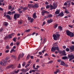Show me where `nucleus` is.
Instances as JSON below:
<instances>
[{
  "mask_svg": "<svg viewBox=\"0 0 74 74\" xmlns=\"http://www.w3.org/2000/svg\"><path fill=\"white\" fill-rule=\"evenodd\" d=\"M60 35L59 34H54L53 35V38L54 40L56 41L59 39V38L60 36Z\"/></svg>",
  "mask_w": 74,
  "mask_h": 74,
  "instance_id": "1",
  "label": "nucleus"
},
{
  "mask_svg": "<svg viewBox=\"0 0 74 74\" xmlns=\"http://www.w3.org/2000/svg\"><path fill=\"white\" fill-rule=\"evenodd\" d=\"M66 33L67 35L69 36H70L71 37H74V34L72 33V32L69 30H67L66 31Z\"/></svg>",
  "mask_w": 74,
  "mask_h": 74,
  "instance_id": "2",
  "label": "nucleus"
},
{
  "mask_svg": "<svg viewBox=\"0 0 74 74\" xmlns=\"http://www.w3.org/2000/svg\"><path fill=\"white\" fill-rule=\"evenodd\" d=\"M68 59H69V62H70L71 60H73L74 59V56L73 55H68Z\"/></svg>",
  "mask_w": 74,
  "mask_h": 74,
  "instance_id": "3",
  "label": "nucleus"
},
{
  "mask_svg": "<svg viewBox=\"0 0 74 74\" xmlns=\"http://www.w3.org/2000/svg\"><path fill=\"white\" fill-rule=\"evenodd\" d=\"M10 59V57H7L4 60V62L5 63V64L6 63H7V62H11V60H9L8 59Z\"/></svg>",
  "mask_w": 74,
  "mask_h": 74,
  "instance_id": "4",
  "label": "nucleus"
},
{
  "mask_svg": "<svg viewBox=\"0 0 74 74\" xmlns=\"http://www.w3.org/2000/svg\"><path fill=\"white\" fill-rule=\"evenodd\" d=\"M42 15H44V14H49V12L45 10H43L41 12Z\"/></svg>",
  "mask_w": 74,
  "mask_h": 74,
  "instance_id": "5",
  "label": "nucleus"
},
{
  "mask_svg": "<svg viewBox=\"0 0 74 74\" xmlns=\"http://www.w3.org/2000/svg\"><path fill=\"white\" fill-rule=\"evenodd\" d=\"M16 18H19V14H15L14 15V19H15V20H16Z\"/></svg>",
  "mask_w": 74,
  "mask_h": 74,
  "instance_id": "6",
  "label": "nucleus"
},
{
  "mask_svg": "<svg viewBox=\"0 0 74 74\" xmlns=\"http://www.w3.org/2000/svg\"><path fill=\"white\" fill-rule=\"evenodd\" d=\"M53 22V20L51 18L50 20H48L47 21V22L48 23H52Z\"/></svg>",
  "mask_w": 74,
  "mask_h": 74,
  "instance_id": "7",
  "label": "nucleus"
},
{
  "mask_svg": "<svg viewBox=\"0 0 74 74\" xmlns=\"http://www.w3.org/2000/svg\"><path fill=\"white\" fill-rule=\"evenodd\" d=\"M10 68H12V69H14V66L13 65H11L10 66H7V69H10Z\"/></svg>",
  "mask_w": 74,
  "mask_h": 74,
  "instance_id": "8",
  "label": "nucleus"
},
{
  "mask_svg": "<svg viewBox=\"0 0 74 74\" xmlns=\"http://www.w3.org/2000/svg\"><path fill=\"white\" fill-rule=\"evenodd\" d=\"M64 15V14L63 12L60 13L58 15V16H60V17H62Z\"/></svg>",
  "mask_w": 74,
  "mask_h": 74,
  "instance_id": "9",
  "label": "nucleus"
},
{
  "mask_svg": "<svg viewBox=\"0 0 74 74\" xmlns=\"http://www.w3.org/2000/svg\"><path fill=\"white\" fill-rule=\"evenodd\" d=\"M0 64L2 65V66H5V63H4V61H1L0 62Z\"/></svg>",
  "mask_w": 74,
  "mask_h": 74,
  "instance_id": "10",
  "label": "nucleus"
},
{
  "mask_svg": "<svg viewBox=\"0 0 74 74\" xmlns=\"http://www.w3.org/2000/svg\"><path fill=\"white\" fill-rule=\"evenodd\" d=\"M33 18L34 19L37 18V16H36V13H34L33 14Z\"/></svg>",
  "mask_w": 74,
  "mask_h": 74,
  "instance_id": "11",
  "label": "nucleus"
},
{
  "mask_svg": "<svg viewBox=\"0 0 74 74\" xmlns=\"http://www.w3.org/2000/svg\"><path fill=\"white\" fill-rule=\"evenodd\" d=\"M69 48L71 51H74V46H70L69 47Z\"/></svg>",
  "mask_w": 74,
  "mask_h": 74,
  "instance_id": "12",
  "label": "nucleus"
},
{
  "mask_svg": "<svg viewBox=\"0 0 74 74\" xmlns=\"http://www.w3.org/2000/svg\"><path fill=\"white\" fill-rule=\"evenodd\" d=\"M55 51H56V50L55 46L51 48V51L52 52H55Z\"/></svg>",
  "mask_w": 74,
  "mask_h": 74,
  "instance_id": "13",
  "label": "nucleus"
},
{
  "mask_svg": "<svg viewBox=\"0 0 74 74\" xmlns=\"http://www.w3.org/2000/svg\"><path fill=\"white\" fill-rule=\"evenodd\" d=\"M33 8H38V6L37 4L36 3L33 5Z\"/></svg>",
  "mask_w": 74,
  "mask_h": 74,
  "instance_id": "14",
  "label": "nucleus"
},
{
  "mask_svg": "<svg viewBox=\"0 0 74 74\" xmlns=\"http://www.w3.org/2000/svg\"><path fill=\"white\" fill-rule=\"evenodd\" d=\"M58 24L56 23H55L53 26V27L54 29H56V28L58 27Z\"/></svg>",
  "mask_w": 74,
  "mask_h": 74,
  "instance_id": "15",
  "label": "nucleus"
},
{
  "mask_svg": "<svg viewBox=\"0 0 74 74\" xmlns=\"http://www.w3.org/2000/svg\"><path fill=\"white\" fill-rule=\"evenodd\" d=\"M62 55H63V56H66V52L64 50H63V51H62Z\"/></svg>",
  "mask_w": 74,
  "mask_h": 74,
  "instance_id": "16",
  "label": "nucleus"
},
{
  "mask_svg": "<svg viewBox=\"0 0 74 74\" xmlns=\"http://www.w3.org/2000/svg\"><path fill=\"white\" fill-rule=\"evenodd\" d=\"M65 63L64 62V61H61L60 63V65H62V66H64Z\"/></svg>",
  "mask_w": 74,
  "mask_h": 74,
  "instance_id": "17",
  "label": "nucleus"
},
{
  "mask_svg": "<svg viewBox=\"0 0 74 74\" xmlns=\"http://www.w3.org/2000/svg\"><path fill=\"white\" fill-rule=\"evenodd\" d=\"M52 17V15L51 14L48 15L47 16V18H51Z\"/></svg>",
  "mask_w": 74,
  "mask_h": 74,
  "instance_id": "18",
  "label": "nucleus"
},
{
  "mask_svg": "<svg viewBox=\"0 0 74 74\" xmlns=\"http://www.w3.org/2000/svg\"><path fill=\"white\" fill-rule=\"evenodd\" d=\"M68 58L66 56H63L62 57V59L63 60H66V59H67Z\"/></svg>",
  "mask_w": 74,
  "mask_h": 74,
  "instance_id": "19",
  "label": "nucleus"
},
{
  "mask_svg": "<svg viewBox=\"0 0 74 74\" xmlns=\"http://www.w3.org/2000/svg\"><path fill=\"white\" fill-rule=\"evenodd\" d=\"M50 7L51 8L50 10H54L55 9V7H54V6H53V5H51L50 6Z\"/></svg>",
  "mask_w": 74,
  "mask_h": 74,
  "instance_id": "20",
  "label": "nucleus"
},
{
  "mask_svg": "<svg viewBox=\"0 0 74 74\" xmlns=\"http://www.w3.org/2000/svg\"><path fill=\"white\" fill-rule=\"evenodd\" d=\"M3 25L5 26H7L8 25V23L7 22H4Z\"/></svg>",
  "mask_w": 74,
  "mask_h": 74,
  "instance_id": "21",
  "label": "nucleus"
},
{
  "mask_svg": "<svg viewBox=\"0 0 74 74\" xmlns=\"http://www.w3.org/2000/svg\"><path fill=\"white\" fill-rule=\"evenodd\" d=\"M6 18L8 19H11V17L10 16V15H7L5 16Z\"/></svg>",
  "mask_w": 74,
  "mask_h": 74,
  "instance_id": "22",
  "label": "nucleus"
},
{
  "mask_svg": "<svg viewBox=\"0 0 74 74\" xmlns=\"http://www.w3.org/2000/svg\"><path fill=\"white\" fill-rule=\"evenodd\" d=\"M55 47V50H57V51H59V47Z\"/></svg>",
  "mask_w": 74,
  "mask_h": 74,
  "instance_id": "23",
  "label": "nucleus"
},
{
  "mask_svg": "<svg viewBox=\"0 0 74 74\" xmlns=\"http://www.w3.org/2000/svg\"><path fill=\"white\" fill-rule=\"evenodd\" d=\"M53 5L54 6V7H55V9H56V8H57V5L56 3H53Z\"/></svg>",
  "mask_w": 74,
  "mask_h": 74,
  "instance_id": "24",
  "label": "nucleus"
},
{
  "mask_svg": "<svg viewBox=\"0 0 74 74\" xmlns=\"http://www.w3.org/2000/svg\"><path fill=\"white\" fill-rule=\"evenodd\" d=\"M55 13L56 14H59L60 13V12H59V11L57 10L56 11V12H55Z\"/></svg>",
  "mask_w": 74,
  "mask_h": 74,
  "instance_id": "25",
  "label": "nucleus"
},
{
  "mask_svg": "<svg viewBox=\"0 0 74 74\" xmlns=\"http://www.w3.org/2000/svg\"><path fill=\"white\" fill-rule=\"evenodd\" d=\"M17 38L16 37L14 38L13 39H12V41H14V42H16V39Z\"/></svg>",
  "mask_w": 74,
  "mask_h": 74,
  "instance_id": "26",
  "label": "nucleus"
},
{
  "mask_svg": "<svg viewBox=\"0 0 74 74\" xmlns=\"http://www.w3.org/2000/svg\"><path fill=\"white\" fill-rule=\"evenodd\" d=\"M18 24H19V25H21V24H22V21H21V20H19L18 21Z\"/></svg>",
  "mask_w": 74,
  "mask_h": 74,
  "instance_id": "27",
  "label": "nucleus"
},
{
  "mask_svg": "<svg viewBox=\"0 0 74 74\" xmlns=\"http://www.w3.org/2000/svg\"><path fill=\"white\" fill-rule=\"evenodd\" d=\"M33 6V5L32 4H28V7H29V8H30L31 7H32Z\"/></svg>",
  "mask_w": 74,
  "mask_h": 74,
  "instance_id": "28",
  "label": "nucleus"
},
{
  "mask_svg": "<svg viewBox=\"0 0 74 74\" xmlns=\"http://www.w3.org/2000/svg\"><path fill=\"white\" fill-rule=\"evenodd\" d=\"M45 43V38H44L42 43L44 44Z\"/></svg>",
  "mask_w": 74,
  "mask_h": 74,
  "instance_id": "29",
  "label": "nucleus"
},
{
  "mask_svg": "<svg viewBox=\"0 0 74 74\" xmlns=\"http://www.w3.org/2000/svg\"><path fill=\"white\" fill-rule=\"evenodd\" d=\"M11 12L10 11H9L8 12H7V14H9L10 15H11Z\"/></svg>",
  "mask_w": 74,
  "mask_h": 74,
  "instance_id": "30",
  "label": "nucleus"
},
{
  "mask_svg": "<svg viewBox=\"0 0 74 74\" xmlns=\"http://www.w3.org/2000/svg\"><path fill=\"white\" fill-rule=\"evenodd\" d=\"M21 54H20L18 56V60H19V59H21Z\"/></svg>",
  "mask_w": 74,
  "mask_h": 74,
  "instance_id": "31",
  "label": "nucleus"
},
{
  "mask_svg": "<svg viewBox=\"0 0 74 74\" xmlns=\"http://www.w3.org/2000/svg\"><path fill=\"white\" fill-rule=\"evenodd\" d=\"M26 64V62H24L22 64L23 66V67H24V66H25V64Z\"/></svg>",
  "mask_w": 74,
  "mask_h": 74,
  "instance_id": "32",
  "label": "nucleus"
},
{
  "mask_svg": "<svg viewBox=\"0 0 74 74\" xmlns=\"http://www.w3.org/2000/svg\"><path fill=\"white\" fill-rule=\"evenodd\" d=\"M20 70L18 69V70H17L16 71H14V73H18V72H19V71Z\"/></svg>",
  "mask_w": 74,
  "mask_h": 74,
  "instance_id": "33",
  "label": "nucleus"
},
{
  "mask_svg": "<svg viewBox=\"0 0 74 74\" xmlns=\"http://www.w3.org/2000/svg\"><path fill=\"white\" fill-rule=\"evenodd\" d=\"M66 51H67V52H69V51H70V49L69 48H66Z\"/></svg>",
  "mask_w": 74,
  "mask_h": 74,
  "instance_id": "34",
  "label": "nucleus"
},
{
  "mask_svg": "<svg viewBox=\"0 0 74 74\" xmlns=\"http://www.w3.org/2000/svg\"><path fill=\"white\" fill-rule=\"evenodd\" d=\"M8 36V38H12V37H11V35H10V34H9Z\"/></svg>",
  "mask_w": 74,
  "mask_h": 74,
  "instance_id": "35",
  "label": "nucleus"
},
{
  "mask_svg": "<svg viewBox=\"0 0 74 74\" xmlns=\"http://www.w3.org/2000/svg\"><path fill=\"white\" fill-rule=\"evenodd\" d=\"M29 57H30V55L28 54L27 57V58H26L27 59V60L29 59Z\"/></svg>",
  "mask_w": 74,
  "mask_h": 74,
  "instance_id": "36",
  "label": "nucleus"
},
{
  "mask_svg": "<svg viewBox=\"0 0 74 74\" xmlns=\"http://www.w3.org/2000/svg\"><path fill=\"white\" fill-rule=\"evenodd\" d=\"M59 29L60 30H62V27L61 26H59Z\"/></svg>",
  "mask_w": 74,
  "mask_h": 74,
  "instance_id": "37",
  "label": "nucleus"
},
{
  "mask_svg": "<svg viewBox=\"0 0 74 74\" xmlns=\"http://www.w3.org/2000/svg\"><path fill=\"white\" fill-rule=\"evenodd\" d=\"M7 12H5L4 13V17H5L6 16H7Z\"/></svg>",
  "mask_w": 74,
  "mask_h": 74,
  "instance_id": "38",
  "label": "nucleus"
},
{
  "mask_svg": "<svg viewBox=\"0 0 74 74\" xmlns=\"http://www.w3.org/2000/svg\"><path fill=\"white\" fill-rule=\"evenodd\" d=\"M23 9L24 10H27V7L24 8H23Z\"/></svg>",
  "mask_w": 74,
  "mask_h": 74,
  "instance_id": "39",
  "label": "nucleus"
},
{
  "mask_svg": "<svg viewBox=\"0 0 74 74\" xmlns=\"http://www.w3.org/2000/svg\"><path fill=\"white\" fill-rule=\"evenodd\" d=\"M64 66H65L66 67H67L68 66H69V65L67 64H65L64 65Z\"/></svg>",
  "mask_w": 74,
  "mask_h": 74,
  "instance_id": "40",
  "label": "nucleus"
},
{
  "mask_svg": "<svg viewBox=\"0 0 74 74\" xmlns=\"http://www.w3.org/2000/svg\"><path fill=\"white\" fill-rule=\"evenodd\" d=\"M50 7V6H49V5H47L46 7V8L47 9H48Z\"/></svg>",
  "mask_w": 74,
  "mask_h": 74,
  "instance_id": "41",
  "label": "nucleus"
},
{
  "mask_svg": "<svg viewBox=\"0 0 74 74\" xmlns=\"http://www.w3.org/2000/svg\"><path fill=\"white\" fill-rule=\"evenodd\" d=\"M56 71L58 73H60V70L58 69H57L56 70Z\"/></svg>",
  "mask_w": 74,
  "mask_h": 74,
  "instance_id": "42",
  "label": "nucleus"
},
{
  "mask_svg": "<svg viewBox=\"0 0 74 74\" xmlns=\"http://www.w3.org/2000/svg\"><path fill=\"white\" fill-rule=\"evenodd\" d=\"M29 66H30V64H28L26 65V66H25V67L26 68V67H27Z\"/></svg>",
  "mask_w": 74,
  "mask_h": 74,
  "instance_id": "43",
  "label": "nucleus"
},
{
  "mask_svg": "<svg viewBox=\"0 0 74 74\" xmlns=\"http://www.w3.org/2000/svg\"><path fill=\"white\" fill-rule=\"evenodd\" d=\"M21 64H18V68H21Z\"/></svg>",
  "mask_w": 74,
  "mask_h": 74,
  "instance_id": "44",
  "label": "nucleus"
},
{
  "mask_svg": "<svg viewBox=\"0 0 74 74\" xmlns=\"http://www.w3.org/2000/svg\"><path fill=\"white\" fill-rule=\"evenodd\" d=\"M53 62V61L51 60L48 63V64H49V63H52Z\"/></svg>",
  "mask_w": 74,
  "mask_h": 74,
  "instance_id": "45",
  "label": "nucleus"
},
{
  "mask_svg": "<svg viewBox=\"0 0 74 74\" xmlns=\"http://www.w3.org/2000/svg\"><path fill=\"white\" fill-rule=\"evenodd\" d=\"M11 57L12 58H14V59H16V58H15V56L12 55V56H11Z\"/></svg>",
  "mask_w": 74,
  "mask_h": 74,
  "instance_id": "46",
  "label": "nucleus"
},
{
  "mask_svg": "<svg viewBox=\"0 0 74 74\" xmlns=\"http://www.w3.org/2000/svg\"><path fill=\"white\" fill-rule=\"evenodd\" d=\"M30 22H31V23L33 22V21L34 19L33 18H31L30 20Z\"/></svg>",
  "mask_w": 74,
  "mask_h": 74,
  "instance_id": "47",
  "label": "nucleus"
},
{
  "mask_svg": "<svg viewBox=\"0 0 74 74\" xmlns=\"http://www.w3.org/2000/svg\"><path fill=\"white\" fill-rule=\"evenodd\" d=\"M12 8V7H11V6H9L8 9H9V10H11V9Z\"/></svg>",
  "mask_w": 74,
  "mask_h": 74,
  "instance_id": "48",
  "label": "nucleus"
},
{
  "mask_svg": "<svg viewBox=\"0 0 74 74\" xmlns=\"http://www.w3.org/2000/svg\"><path fill=\"white\" fill-rule=\"evenodd\" d=\"M58 53H60V54L61 53H62V51H58Z\"/></svg>",
  "mask_w": 74,
  "mask_h": 74,
  "instance_id": "49",
  "label": "nucleus"
},
{
  "mask_svg": "<svg viewBox=\"0 0 74 74\" xmlns=\"http://www.w3.org/2000/svg\"><path fill=\"white\" fill-rule=\"evenodd\" d=\"M62 60H57V62H59V63L60 62H62Z\"/></svg>",
  "mask_w": 74,
  "mask_h": 74,
  "instance_id": "50",
  "label": "nucleus"
},
{
  "mask_svg": "<svg viewBox=\"0 0 74 74\" xmlns=\"http://www.w3.org/2000/svg\"><path fill=\"white\" fill-rule=\"evenodd\" d=\"M3 28H1L0 29V32H3Z\"/></svg>",
  "mask_w": 74,
  "mask_h": 74,
  "instance_id": "51",
  "label": "nucleus"
},
{
  "mask_svg": "<svg viewBox=\"0 0 74 74\" xmlns=\"http://www.w3.org/2000/svg\"><path fill=\"white\" fill-rule=\"evenodd\" d=\"M25 32H27V33L29 32H30V29H27V30H26Z\"/></svg>",
  "mask_w": 74,
  "mask_h": 74,
  "instance_id": "52",
  "label": "nucleus"
},
{
  "mask_svg": "<svg viewBox=\"0 0 74 74\" xmlns=\"http://www.w3.org/2000/svg\"><path fill=\"white\" fill-rule=\"evenodd\" d=\"M9 51H10V50H6L5 51V53H8V52H9Z\"/></svg>",
  "mask_w": 74,
  "mask_h": 74,
  "instance_id": "53",
  "label": "nucleus"
},
{
  "mask_svg": "<svg viewBox=\"0 0 74 74\" xmlns=\"http://www.w3.org/2000/svg\"><path fill=\"white\" fill-rule=\"evenodd\" d=\"M11 13V14L12 15V14H15V11L12 12Z\"/></svg>",
  "mask_w": 74,
  "mask_h": 74,
  "instance_id": "54",
  "label": "nucleus"
},
{
  "mask_svg": "<svg viewBox=\"0 0 74 74\" xmlns=\"http://www.w3.org/2000/svg\"><path fill=\"white\" fill-rule=\"evenodd\" d=\"M45 24V22H43L42 24V26H44V25Z\"/></svg>",
  "mask_w": 74,
  "mask_h": 74,
  "instance_id": "55",
  "label": "nucleus"
},
{
  "mask_svg": "<svg viewBox=\"0 0 74 74\" xmlns=\"http://www.w3.org/2000/svg\"><path fill=\"white\" fill-rule=\"evenodd\" d=\"M67 5V3L66 2H65L64 4V5L65 6L66 5Z\"/></svg>",
  "mask_w": 74,
  "mask_h": 74,
  "instance_id": "56",
  "label": "nucleus"
},
{
  "mask_svg": "<svg viewBox=\"0 0 74 74\" xmlns=\"http://www.w3.org/2000/svg\"><path fill=\"white\" fill-rule=\"evenodd\" d=\"M31 19V17H28V21H30Z\"/></svg>",
  "mask_w": 74,
  "mask_h": 74,
  "instance_id": "57",
  "label": "nucleus"
},
{
  "mask_svg": "<svg viewBox=\"0 0 74 74\" xmlns=\"http://www.w3.org/2000/svg\"><path fill=\"white\" fill-rule=\"evenodd\" d=\"M8 36H6L4 38V39H5V40H7V38H8Z\"/></svg>",
  "mask_w": 74,
  "mask_h": 74,
  "instance_id": "58",
  "label": "nucleus"
},
{
  "mask_svg": "<svg viewBox=\"0 0 74 74\" xmlns=\"http://www.w3.org/2000/svg\"><path fill=\"white\" fill-rule=\"evenodd\" d=\"M13 44H14V43H13V42H12L10 43V46H13Z\"/></svg>",
  "mask_w": 74,
  "mask_h": 74,
  "instance_id": "59",
  "label": "nucleus"
},
{
  "mask_svg": "<svg viewBox=\"0 0 74 74\" xmlns=\"http://www.w3.org/2000/svg\"><path fill=\"white\" fill-rule=\"evenodd\" d=\"M27 71V70L26 69H24V71H23V72H26Z\"/></svg>",
  "mask_w": 74,
  "mask_h": 74,
  "instance_id": "60",
  "label": "nucleus"
},
{
  "mask_svg": "<svg viewBox=\"0 0 74 74\" xmlns=\"http://www.w3.org/2000/svg\"><path fill=\"white\" fill-rule=\"evenodd\" d=\"M24 55H25V54H24L23 53H22V57L21 58H22L23 57V56H24Z\"/></svg>",
  "mask_w": 74,
  "mask_h": 74,
  "instance_id": "61",
  "label": "nucleus"
},
{
  "mask_svg": "<svg viewBox=\"0 0 74 74\" xmlns=\"http://www.w3.org/2000/svg\"><path fill=\"white\" fill-rule=\"evenodd\" d=\"M69 27H71V28H72L73 27V26L71 25H69Z\"/></svg>",
  "mask_w": 74,
  "mask_h": 74,
  "instance_id": "62",
  "label": "nucleus"
},
{
  "mask_svg": "<svg viewBox=\"0 0 74 74\" xmlns=\"http://www.w3.org/2000/svg\"><path fill=\"white\" fill-rule=\"evenodd\" d=\"M6 49H9L10 48V47H9V46L8 45H7L6 47Z\"/></svg>",
  "mask_w": 74,
  "mask_h": 74,
  "instance_id": "63",
  "label": "nucleus"
},
{
  "mask_svg": "<svg viewBox=\"0 0 74 74\" xmlns=\"http://www.w3.org/2000/svg\"><path fill=\"white\" fill-rule=\"evenodd\" d=\"M36 71V70H33L32 71V73H35V71Z\"/></svg>",
  "mask_w": 74,
  "mask_h": 74,
  "instance_id": "64",
  "label": "nucleus"
}]
</instances>
